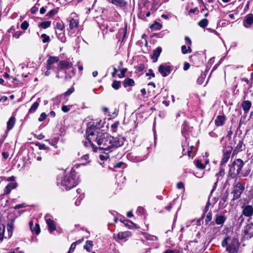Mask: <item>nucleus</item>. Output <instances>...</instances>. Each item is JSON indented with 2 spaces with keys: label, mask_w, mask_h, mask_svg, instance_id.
Returning a JSON list of instances; mask_svg holds the SVG:
<instances>
[{
  "label": "nucleus",
  "mask_w": 253,
  "mask_h": 253,
  "mask_svg": "<svg viewBox=\"0 0 253 253\" xmlns=\"http://www.w3.org/2000/svg\"><path fill=\"white\" fill-rule=\"evenodd\" d=\"M94 126L93 124H90L89 127L86 128V136L88 142L86 141L84 142L85 147H88L89 144L92 147L94 151H96L93 144V142H95L98 145L99 149L112 151L114 149L124 145L125 140L124 137H114L107 133L93 131L92 128Z\"/></svg>",
  "instance_id": "f257e3e1"
},
{
  "label": "nucleus",
  "mask_w": 253,
  "mask_h": 253,
  "mask_svg": "<svg viewBox=\"0 0 253 253\" xmlns=\"http://www.w3.org/2000/svg\"><path fill=\"white\" fill-rule=\"evenodd\" d=\"M59 183L68 190L75 187L78 183V179L75 174L71 173L66 175L63 178L58 177L57 183Z\"/></svg>",
  "instance_id": "f03ea898"
},
{
  "label": "nucleus",
  "mask_w": 253,
  "mask_h": 253,
  "mask_svg": "<svg viewBox=\"0 0 253 253\" xmlns=\"http://www.w3.org/2000/svg\"><path fill=\"white\" fill-rule=\"evenodd\" d=\"M244 165V163L241 159H238L235 160L229 168V173L230 175L232 177L238 175L239 176L243 175L241 170Z\"/></svg>",
  "instance_id": "7ed1b4c3"
},
{
  "label": "nucleus",
  "mask_w": 253,
  "mask_h": 253,
  "mask_svg": "<svg viewBox=\"0 0 253 253\" xmlns=\"http://www.w3.org/2000/svg\"><path fill=\"white\" fill-rule=\"evenodd\" d=\"M245 189V184L240 181H236L233 185L232 193L233 195L232 200L239 199Z\"/></svg>",
  "instance_id": "20e7f679"
},
{
  "label": "nucleus",
  "mask_w": 253,
  "mask_h": 253,
  "mask_svg": "<svg viewBox=\"0 0 253 253\" xmlns=\"http://www.w3.org/2000/svg\"><path fill=\"white\" fill-rule=\"evenodd\" d=\"M158 71L163 77H167L171 72V69L169 66L161 64L159 66Z\"/></svg>",
  "instance_id": "39448f33"
},
{
  "label": "nucleus",
  "mask_w": 253,
  "mask_h": 253,
  "mask_svg": "<svg viewBox=\"0 0 253 253\" xmlns=\"http://www.w3.org/2000/svg\"><path fill=\"white\" fill-rule=\"evenodd\" d=\"M59 59L56 56H50L46 61V68L47 70L53 69V64L58 62Z\"/></svg>",
  "instance_id": "423d86ee"
},
{
  "label": "nucleus",
  "mask_w": 253,
  "mask_h": 253,
  "mask_svg": "<svg viewBox=\"0 0 253 253\" xmlns=\"http://www.w3.org/2000/svg\"><path fill=\"white\" fill-rule=\"evenodd\" d=\"M232 150V148H227L224 150L223 158L221 161V165L225 164L228 161L230 157Z\"/></svg>",
  "instance_id": "0eeeda50"
},
{
  "label": "nucleus",
  "mask_w": 253,
  "mask_h": 253,
  "mask_svg": "<svg viewBox=\"0 0 253 253\" xmlns=\"http://www.w3.org/2000/svg\"><path fill=\"white\" fill-rule=\"evenodd\" d=\"M243 214L247 217H250L253 214V208L252 206L247 205L242 206Z\"/></svg>",
  "instance_id": "6e6552de"
},
{
  "label": "nucleus",
  "mask_w": 253,
  "mask_h": 253,
  "mask_svg": "<svg viewBox=\"0 0 253 253\" xmlns=\"http://www.w3.org/2000/svg\"><path fill=\"white\" fill-rule=\"evenodd\" d=\"M45 218L49 232L51 233L53 231H55L56 227L54 221L50 218H48L47 215L45 216Z\"/></svg>",
  "instance_id": "1a4fd4ad"
},
{
  "label": "nucleus",
  "mask_w": 253,
  "mask_h": 253,
  "mask_svg": "<svg viewBox=\"0 0 253 253\" xmlns=\"http://www.w3.org/2000/svg\"><path fill=\"white\" fill-rule=\"evenodd\" d=\"M17 186V183L12 182L8 184L4 188L3 195H6L9 194L12 189L16 188Z\"/></svg>",
  "instance_id": "9d476101"
},
{
  "label": "nucleus",
  "mask_w": 253,
  "mask_h": 253,
  "mask_svg": "<svg viewBox=\"0 0 253 253\" xmlns=\"http://www.w3.org/2000/svg\"><path fill=\"white\" fill-rule=\"evenodd\" d=\"M245 234L248 236V237L251 238L253 237V223H250L248 224L244 230Z\"/></svg>",
  "instance_id": "9b49d317"
},
{
  "label": "nucleus",
  "mask_w": 253,
  "mask_h": 253,
  "mask_svg": "<svg viewBox=\"0 0 253 253\" xmlns=\"http://www.w3.org/2000/svg\"><path fill=\"white\" fill-rule=\"evenodd\" d=\"M253 23V14H250L245 17L244 26L246 28H249Z\"/></svg>",
  "instance_id": "f8f14e48"
},
{
  "label": "nucleus",
  "mask_w": 253,
  "mask_h": 253,
  "mask_svg": "<svg viewBox=\"0 0 253 253\" xmlns=\"http://www.w3.org/2000/svg\"><path fill=\"white\" fill-rule=\"evenodd\" d=\"M72 66V63L66 60L60 61L58 63V67L60 69H69Z\"/></svg>",
  "instance_id": "ddd939ff"
},
{
  "label": "nucleus",
  "mask_w": 253,
  "mask_h": 253,
  "mask_svg": "<svg viewBox=\"0 0 253 253\" xmlns=\"http://www.w3.org/2000/svg\"><path fill=\"white\" fill-rule=\"evenodd\" d=\"M162 52V48L161 47H158L155 49L153 54L151 55V58L153 60V62H156L158 60V58L160 56Z\"/></svg>",
  "instance_id": "4468645a"
},
{
  "label": "nucleus",
  "mask_w": 253,
  "mask_h": 253,
  "mask_svg": "<svg viewBox=\"0 0 253 253\" xmlns=\"http://www.w3.org/2000/svg\"><path fill=\"white\" fill-rule=\"evenodd\" d=\"M68 21L70 29H74L78 26L79 21L78 19H75L73 17H70Z\"/></svg>",
  "instance_id": "2eb2a0df"
},
{
  "label": "nucleus",
  "mask_w": 253,
  "mask_h": 253,
  "mask_svg": "<svg viewBox=\"0 0 253 253\" xmlns=\"http://www.w3.org/2000/svg\"><path fill=\"white\" fill-rule=\"evenodd\" d=\"M226 217L224 214H216L215 222L218 225L223 224L226 220Z\"/></svg>",
  "instance_id": "dca6fc26"
},
{
  "label": "nucleus",
  "mask_w": 253,
  "mask_h": 253,
  "mask_svg": "<svg viewBox=\"0 0 253 253\" xmlns=\"http://www.w3.org/2000/svg\"><path fill=\"white\" fill-rule=\"evenodd\" d=\"M225 121V117L224 116L219 115L218 116L215 120V124L217 126H222Z\"/></svg>",
  "instance_id": "f3484780"
},
{
  "label": "nucleus",
  "mask_w": 253,
  "mask_h": 253,
  "mask_svg": "<svg viewBox=\"0 0 253 253\" xmlns=\"http://www.w3.org/2000/svg\"><path fill=\"white\" fill-rule=\"evenodd\" d=\"M15 123V118L14 117H11L7 122V129L8 130L11 129Z\"/></svg>",
  "instance_id": "a211bd4d"
},
{
  "label": "nucleus",
  "mask_w": 253,
  "mask_h": 253,
  "mask_svg": "<svg viewBox=\"0 0 253 253\" xmlns=\"http://www.w3.org/2000/svg\"><path fill=\"white\" fill-rule=\"evenodd\" d=\"M243 142L241 140H239L235 150L233 152V156L236 155L239 152L242 151L243 150Z\"/></svg>",
  "instance_id": "6ab92c4d"
},
{
  "label": "nucleus",
  "mask_w": 253,
  "mask_h": 253,
  "mask_svg": "<svg viewBox=\"0 0 253 253\" xmlns=\"http://www.w3.org/2000/svg\"><path fill=\"white\" fill-rule=\"evenodd\" d=\"M90 124H93L94 125L93 126V127L92 128V130L93 131H95V132L98 131L97 130H96L97 128H100L102 126V125L101 124V120H100L99 121L96 122H90V123H89L88 124V125H87V128L89 127V126L90 125Z\"/></svg>",
  "instance_id": "aec40b11"
},
{
  "label": "nucleus",
  "mask_w": 253,
  "mask_h": 253,
  "mask_svg": "<svg viewBox=\"0 0 253 253\" xmlns=\"http://www.w3.org/2000/svg\"><path fill=\"white\" fill-rule=\"evenodd\" d=\"M252 103L249 100L244 101L242 104V107L243 108V110L247 112L249 111L250 109L251 108Z\"/></svg>",
  "instance_id": "412c9836"
},
{
  "label": "nucleus",
  "mask_w": 253,
  "mask_h": 253,
  "mask_svg": "<svg viewBox=\"0 0 253 253\" xmlns=\"http://www.w3.org/2000/svg\"><path fill=\"white\" fill-rule=\"evenodd\" d=\"M130 235V233L129 231H125L119 232L118 234L117 237L119 239L122 240L126 238Z\"/></svg>",
  "instance_id": "4be33fe9"
},
{
  "label": "nucleus",
  "mask_w": 253,
  "mask_h": 253,
  "mask_svg": "<svg viewBox=\"0 0 253 253\" xmlns=\"http://www.w3.org/2000/svg\"><path fill=\"white\" fill-rule=\"evenodd\" d=\"M111 1L113 4L120 7L126 5V2L124 0H111Z\"/></svg>",
  "instance_id": "5701e85b"
},
{
  "label": "nucleus",
  "mask_w": 253,
  "mask_h": 253,
  "mask_svg": "<svg viewBox=\"0 0 253 253\" xmlns=\"http://www.w3.org/2000/svg\"><path fill=\"white\" fill-rule=\"evenodd\" d=\"M14 229V224L13 222H10L7 224V230L8 233V237L9 238L12 234V232Z\"/></svg>",
  "instance_id": "b1692460"
},
{
  "label": "nucleus",
  "mask_w": 253,
  "mask_h": 253,
  "mask_svg": "<svg viewBox=\"0 0 253 253\" xmlns=\"http://www.w3.org/2000/svg\"><path fill=\"white\" fill-rule=\"evenodd\" d=\"M30 228L32 232H35L37 234L40 233V228L38 224H36L35 226L33 228V223L32 222H30Z\"/></svg>",
  "instance_id": "393cba45"
},
{
  "label": "nucleus",
  "mask_w": 253,
  "mask_h": 253,
  "mask_svg": "<svg viewBox=\"0 0 253 253\" xmlns=\"http://www.w3.org/2000/svg\"><path fill=\"white\" fill-rule=\"evenodd\" d=\"M39 103L38 102H34L29 110V113H34L38 108Z\"/></svg>",
  "instance_id": "a878e982"
},
{
  "label": "nucleus",
  "mask_w": 253,
  "mask_h": 253,
  "mask_svg": "<svg viewBox=\"0 0 253 253\" xmlns=\"http://www.w3.org/2000/svg\"><path fill=\"white\" fill-rule=\"evenodd\" d=\"M134 83V81L130 78H127L125 79L124 82V84L125 87H126L127 86H132L133 85Z\"/></svg>",
  "instance_id": "bb28decb"
},
{
  "label": "nucleus",
  "mask_w": 253,
  "mask_h": 253,
  "mask_svg": "<svg viewBox=\"0 0 253 253\" xmlns=\"http://www.w3.org/2000/svg\"><path fill=\"white\" fill-rule=\"evenodd\" d=\"M51 25L50 21H44L39 24L38 26L43 29L49 27Z\"/></svg>",
  "instance_id": "cd10ccee"
},
{
  "label": "nucleus",
  "mask_w": 253,
  "mask_h": 253,
  "mask_svg": "<svg viewBox=\"0 0 253 253\" xmlns=\"http://www.w3.org/2000/svg\"><path fill=\"white\" fill-rule=\"evenodd\" d=\"M226 250L229 253H234L236 252V247L233 244H230L227 246Z\"/></svg>",
  "instance_id": "c85d7f7f"
},
{
  "label": "nucleus",
  "mask_w": 253,
  "mask_h": 253,
  "mask_svg": "<svg viewBox=\"0 0 253 253\" xmlns=\"http://www.w3.org/2000/svg\"><path fill=\"white\" fill-rule=\"evenodd\" d=\"M150 29L153 30H159L162 28V25L158 22H155L150 27Z\"/></svg>",
  "instance_id": "c756f323"
},
{
  "label": "nucleus",
  "mask_w": 253,
  "mask_h": 253,
  "mask_svg": "<svg viewBox=\"0 0 253 253\" xmlns=\"http://www.w3.org/2000/svg\"><path fill=\"white\" fill-rule=\"evenodd\" d=\"M93 246V242L91 241L87 240L86 242V244L85 245H84V249H85L88 252H89L90 251V248Z\"/></svg>",
  "instance_id": "7c9ffc66"
},
{
  "label": "nucleus",
  "mask_w": 253,
  "mask_h": 253,
  "mask_svg": "<svg viewBox=\"0 0 253 253\" xmlns=\"http://www.w3.org/2000/svg\"><path fill=\"white\" fill-rule=\"evenodd\" d=\"M181 51L183 54H185L188 53H191L192 50L190 46L186 47V45H183L181 46Z\"/></svg>",
  "instance_id": "2f4dec72"
},
{
  "label": "nucleus",
  "mask_w": 253,
  "mask_h": 253,
  "mask_svg": "<svg viewBox=\"0 0 253 253\" xmlns=\"http://www.w3.org/2000/svg\"><path fill=\"white\" fill-rule=\"evenodd\" d=\"M56 34L57 35L58 39L61 41L62 42H66V37L63 32H60V33H58L56 32Z\"/></svg>",
  "instance_id": "473e14b6"
},
{
  "label": "nucleus",
  "mask_w": 253,
  "mask_h": 253,
  "mask_svg": "<svg viewBox=\"0 0 253 253\" xmlns=\"http://www.w3.org/2000/svg\"><path fill=\"white\" fill-rule=\"evenodd\" d=\"M208 23V20L207 19L204 18L199 22L198 25L202 28H205L207 26Z\"/></svg>",
  "instance_id": "72a5a7b5"
},
{
  "label": "nucleus",
  "mask_w": 253,
  "mask_h": 253,
  "mask_svg": "<svg viewBox=\"0 0 253 253\" xmlns=\"http://www.w3.org/2000/svg\"><path fill=\"white\" fill-rule=\"evenodd\" d=\"M121 86V82L117 81H114L112 84V86L115 89H118Z\"/></svg>",
  "instance_id": "f704fd0d"
},
{
  "label": "nucleus",
  "mask_w": 253,
  "mask_h": 253,
  "mask_svg": "<svg viewBox=\"0 0 253 253\" xmlns=\"http://www.w3.org/2000/svg\"><path fill=\"white\" fill-rule=\"evenodd\" d=\"M195 165L196 167L199 169H203L205 168V166L200 160H197L196 161Z\"/></svg>",
  "instance_id": "c9c22d12"
},
{
  "label": "nucleus",
  "mask_w": 253,
  "mask_h": 253,
  "mask_svg": "<svg viewBox=\"0 0 253 253\" xmlns=\"http://www.w3.org/2000/svg\"><path fill=\"white\" fill-rule=\"evenodd\" d=\"M58 12L57 9H53L51 10H50L47 14V16L51 17L53 16L54 15H55Z\"/></svg>",
  "instance_id": "e433bc0d"
},
{
  "label": "nucleus",
  "mask_w": 253,
  "mask_h": 253,
  "mask_svg": "<svg viewBox=\"0 0 253 253\" xmlns=\"http://www.w3.org/2000/svg\"><path fill=\"white\" fill-rule=\"evenodd\" d=\"M56 27L60 32H62L64 28V25L62 22H58L56 24Z\"/></svg>",
  "instance_id": "4c0bfd02"
},
{
  "label": "nucleus",
  "mask_w": 253,
  "mask_h": 253,
  "mask_svg": "<svg viewBox=\"0 0 253 253\" xmlns=\"http://www.w3.org/2000/svg\"><path fill=\"white\" fill-rule=\"evenodd\" d=\"M228 195L229 192L227 191H226L222 196L220 201H223V203H226L228 199Z\"/></svg>",
  "instance_id": "58836bf2"
},
{
  "label": "nucleus",
  "mask_w": 253,
  "mask_h": 253,
  "mask_svg": "<svg viewBox=\"0 0 253 253\" xmlns=\"http://www.w3.org/2000/svg\"><path fill=\"white\" fill-rule=\"evenodd\" d=\"M41 38H42V41L43 43L48 42L50 40L49 36H47L45 34H42Z\"/></svg>",
  "instance_id": "ea45409f"
},
{
  "label": "nucleus",
  "mask_w": 253,
  "mask_h": 253,
  "mask_svg": "<svg viewBox=\"0 0 253 253\" xmlns=\"http://www.w3.org/2000/svg\"><path fill=\"white\" fill-rule=\"evenodd\" d=\"M29 23L27 21H24L21 24V28L23 30H27L29 27Z\"/></svg>",
  "instance_id": "a19ab883"
},
{
  "label": "nucleus",
  "mask_w": 253,
  "mask_h": 253,
  "mask_svg": "<svg viewBox=\"0 0 253 253\" xmlns=\"http://www.w3.org/2000/svg\"><path fill=\"white\" fill-rule=\"evenodd\" d=\"M225 174L224 170L223 169L221 168L219 172L216 174V176L217 177V180H219V176L222 177Z\"/></svg>",
  "instance_id": "79ce46f5"
},
{
  "label": "nucleus",
  "mask_w": 253,
  "mask_h": 253,
  "mask_svg": "<svg viewBox=\"0 0 253 253\" xmlns=\"http://www.w3.org/2000/svg\"><path fill=\"white\" fill-rule=\"evenodd\" d=\"M36 145L39 147V148L40 150H47L49 149L48 147H47L45 145L43 144H40L39 143L37 144Z\"/></svg>",
  "instance_id": "37998d69"
},
{
  "label": "nucleus",
  "mask_w": 253,
  "mask_h": 253,
  "mask_svg": "<svg viewBox=\"0 0 253 253\" xmlns=\"http://www.w3.org/2000/svg\"><path fill=\"white\" fill-rule=\"evenodd\" d=\"M205 78V75H201V76L198 79L197 83L200 84H202L204 82Z\"/></svg>",
  "instance_id": "c03bdc74"
},
{
  "label": "nucleus",
  "mask_w": 253,
  "mask_h": 253,
  "mask_svg": "<svg viewBox=\"0 0 253 253\" xmlns=\"http://www.w3.org/2000/svg\"><path fill=\"white\" fill-rule=\"evenodd\" d=\"M77 245V242H74L71 245L70 248L69 249V251L68 252V253H72L74 252L75 249L76 248Z\"/></svg>",
  "instance_id": "a18cd8bd"
},
{
  "label": "nucleus",
  "mask_w": 253,
  "mask_h": 253,
  "mask_svg": "<svg viewBox=\"0 0 253 253\" xmlns=\"http://www.w3.org/2000/svg\"><path fill=\"white\" fill-rule=\"evenodd\" d=\"M212 219V214L211 212H209L206 217L205 221L207 223L211 221Z\"/></svg>",
  "instance_id": "49530a36"
},
{
  "label": "nucleus",
  "mask_w": 253,
  "mask_h": 253,
  "mask_svg": "<svg viewBox=\"0 0 253 253\" xmlns=\"http://www.w3.org/2000/svg\"><path fill=\"white\" fill-rule=\"evenodd\" d=\"M46 117L47 115L45 113H42L41 114L40 117L39 118L38 120L40 122H42L46 119Z\"/></svg>",
  "instance_id": "de8ad7c7"
},
{
  "label": "nucleus",
  "mask_w": 253,
  "mask_h": 253,
  "mask_svg": "<svg viewBox=\"0 0 253 253\" xmlns=\"http://www.w3.org/2000/svg\"><path fill=\"white\" fill-rule=\"evenodd\" d=\"M230 239V238L228 236L226 237L222 242V246L223 247H225L227 246L228 241Z\"/></svg>",
  "instance_id": "09e8293b"
},
{
  "label": "nucleus",
  "mask_w": 253,
  "mask_h": 253,
  "mask_svg": "<svg viewBox=\"0 0 253 253\" xmlns=\"http://www.w3.org/2000/svg\"><path fill=\"white\" fill-rule=\"evenodd\" d=\"M119 124V122L117 121V122H115L112 125L111 129L113 131H116V129L118 126Z\"/></svg>",
  "instance_id": "8fccbe9b"
},
{
  "label": "nucleus",
  "mask_w": 253,
  "mask_h": 253,
  "mask_svg": "<svg viewBox=\"0 0 253 253\" xmlns=\"http://www.w3.org/2000/svg\"><path fill=\"white\" fill-rule=\"evenodd\" d=\"M23 34L22 31H17L14 33L13 35V37L15 38L16 39H18L20 36Z\"/></svg>",
  "instance_id": "3c124183"
},
{
  "label": "nucleus",
  "mask_w": 253,
  "mask_h": 253,
  "mask_svg": "<svg viewBox=\"0 0 253 253\" xmlns=\"http://www.w3.org/2000/svg\"><path fill=\"white\" fill-rule=\"evenodd\" d=\"M145 212V210L142 207H138L137 210V213L138 214H143Z\"/></svg>",
  "instance_id": "603ef678"
},
{
  "label": "nucleus",
  "mask_w": 253,
  "mask_h": 253,
  "mask_svg": "<svg viewBox=\"0 0 253 253\" xmlns=\"http://www.w3.org/2000/svg\"><path fill=\"white\" fill-rule=\"evenodd\" d=\"M74 91V88H70L67 91L64 92V95L65 96H68L70 95L71 93H72Z\"/></svg>",
  "instance_id": "864d4df0"
},
{
  "label": "nucleus",
  "mask_w": 253,
  "mask_h": 253,
  "mask_svg": "<svg viewBox=\"0 0 253 253\" xmlns=\"http://www.w3.org/2000/svg\"><path fill=\"white\" fill-rule=\"evenodd\" d=\"M146 238L147 240H152V241H155V240H157V238L156 236H151V235H146Z\"/></svg>",
  "instance_id": "5fc2aeb1"
},
{
  "label": "nucleus",
  "mask_w": 253,
  "mask_h": 253,
  "mask_svg": "<svg viewBox=\"0 0 253 253\" xmlns=\"http://www.w3.org/2000/svg\"><path fill=\"white\" fill-rule=\"evenodd\" d=\"M61 109L64 112L66 113L69 111V110H70V108L69 106L63 105L62 106Z\"/></svg>",
  "instance_id": "6e6d98bb"
},
{
  "label": "nucleus",
  "mask_w": 253,
  "mask_h": 253,
  "mask_svg": "<svg viewBox=\"0 0 253 253\" xmlns=\"http://www.w3.org/2000/svg\"><path fill=\"white\" fill-rule=\"evenodd\" d=\"M146 75L147 76H151L153 78H154L155 76V74L153 73V70L152 69H149L148 70V72L146 74Z\"/></svg>",
  "instance_id": "4d7b16f0"
},
{
  "label": "nucleus",
  "mask_w": 253,
  "mask_h": 253,
  "mask_svg": "<svg viewBox=\"0 0 253 253\" xmlns=\"http://www.w3.org/2000/svg\"><path fill=\"white\" fill-rule=\"evenodd\" d=\"M179 252L176 250H167L164 253H179Z\"/></svg>",
  "instance_id": "13d9d810"
},
{
  "label": "nucleus",
  "mask_w": 253,
  "mask_h": 253,
  "mask_svg": "<svg viewBox=\"0 0 253 253\" xmlns=\"http://www.w3.org/2000/svg\"><path fill=\"white\" fill-rule=\"evenodd\" d=\"M190 67V65L189 64V63L185 62L184 63L183 69H184V70L186 71L189 69Z\"/></svg>",
  "instance_id": "bf43d9fd"
},
{
  "label": "nucleus",
  "mask_w": 253,
  "mask_h": 253,
  "mask_svg": "<svg viewBox=\"0 0 253 253\" xmlns=\"http://www.w3.org/2000/svg\"><path fill=\"white\" fill-rule=\"evenodd\" d=\"M126 69H123L121 71V75H119V77L120 78H123L125 77V73L126 71Z\"/></svg>",
  "instance_id": "052dcab7"
},
{
  "label": "nucleus",
  "mask_w": 253,
  "mask_h": 253,
  "mask_svg": "<svg viewBox=\"0 0 253 253\" xmlns=\"http://www.w3.org/2000/svg\"><path fill=\"white\" fill-rule=\"evenodd\" d=\"M219 206L220 208L223 209L226 207L227 204H226L225 203H223V201H220L219 203Z\"/></svg>",
  "instance_id": "680f3d73"
},
{
  "label": "nucleus",
  "mask_w": 253,
  "mask_h": 253,
  "mask_svg": "<svg viewBox=\"0 0 253 253\" xmlns=\"http://www.w3.org/2000/svg\"><path fill=\"white\" fill-rule=\"evenodd\" d=\"M177 188L178 189H182L183 188H184V184L182 183V182H178L177 184Z\"/></svg>",
  "instance_id": "e2e57ef3"
},
{
  "label": "nucleus",
  "mask_w": 253,
  "mask_h": 253,
  "mask_svg": "<svg viewBox=\"0 0 253 253\" xmlns=\"http://www.w3.org/2000/svg\"><path fill=\"white\" fill-rule=\"evenodd\" d=\"M125 163H124L123 162H119L115 165V168H121L123 166H125Z\"/></svg>",
  "instance_id": "0e129e2a"
},
{
  "label": "nucleus",
  "mask_w": 253,
  "mask_h": 253,
  "mask_svg": "<svg viewBox=\"0 0 253 253\" xmlns=\"http://www.w3.org/2000/svg\"><path fill=\"white\" fill-rule=\"evenodd\" d=\"M100 158L101 160H106L108 158V156L107 155H101L100 156Z\"/></svg>",
  "instance_id": "69168bd1"
},
{
  "label": "nucleus",
  "mask_w": 253,
  "mask_h": 253,
  "mask_svg": "<svg viewBox=\"0 0 253 253\" xmlns=\"http://www.w3.org/2000/svg\"><path fill=\"white\" fill-rule=\"evenodd\" d=\"M15 180V177L11 176L6 178L7 181H14Z\"/></svg>",
  "instance_id": "338daca9"
},
{
  "label": "nucleus",
  "mask_w": 253,
  "mask_h": 253,
  "mask_svg": "<svg viewBox=\"0 0 253 253\" xmlns=\"http://www.w3.org/2000/svg\"><path fill=\"white\" fill-rule=\"evenodd\" d=\"M7 100V97L5 96H0V102H5Z\"/></svg>",
  "instance_id": "774afa93"
}]
</instances>
